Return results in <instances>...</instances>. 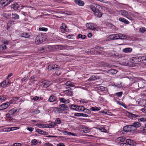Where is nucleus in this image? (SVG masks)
Returning <instances> with one entry per match:
<instances>
[{
    "instance_id": "nucleus-1",
    "label": "nucleus",
    "mask_w": 146,
    "mask_h": 146,
    "mask_svg": "<svg viewBox=\"0 0 146 146\" xmlns=\"http://www.w3.org/2000/svg\"><path fill=\"white\" fill-rule=\"evenodd\" d=\"M141 126V123L138 122H135L132 125H128L124 126L123 130L125 132L134 131L137 130V128Z\"/></svg>"
},
{
    "instance_id": "nucleus-2",
    "label": "nucleus",
    "mask_w": 146,
    "mask_h": 146,
    "mask_svg": "<svg viewBox=\"0 0 146 146\" xmlns=\"http://www.w3.org/2000/svg\"><path fill=\"white\" fill-rule=\"evenodd\" d=\"M96 7L93 5H91L90 7L91 9L94 12L95 15L98 18L101 17L102 15V13Z\"/></svg>"
},
{
    "instance_id": "nucleus-3",
    "label": "nucleus",
    "mask_w": 146,
    "mask_h": 146,
    "mask_svg": "<svg viewBox=\"0 0 146 146\" xmlns=\"http://www.w3.org/2000/svg\"><path fill=\"white\" fill-rule=\"evenodd\" d=\"M14 0H1L0 1V7L3 8L8 5Z\"/></svg>"
},
{
    "instance_id": "nucleus-4",
    "label": "nucleus",
    "mask_w": 146,
    "mask_h": 146,
    "mask_svg": "<svg viewBox=\"0 0 146 146\" xmlns=\"http://www.w3.org/2000/svg\"><path fill=\"white\" fill-rule=\"evenodd\" d=\"M44 36L42 34H38L36 39L35 42L36 44H40L43 42L45 39L43 38Z\"/></svg>"
},
{
    "instance_id": "nucleus-5",
    "label": "nucleus",
    "mask_w": 146,
    "mask_h": 146,
    "mask_svg": "<svg viewBox=\"0 0 146 146\" xmlns=\"http://www.w3.org/2000/svg\"><path fill=\"white\" fill-rule=\"evenodd\" d=\"M137 132L139 133H140L143 135H146V124L144 125V126L141 127L139 129L136 130Z\"/></svg>"
},
{
    "instance_id": "nucleus-6",
    "label": "nucleus",
    "mask_w": 146,
    "mask_h": 146,
    "mask_svg": "<svg viewBox=\"0 0 146 146\" xmlns=\"http://www.w3.org/2000/svg\"><path fill=\"white\" fill-rule=\"evenodd\" d=\"M11 82L8 80H6L0 83V87L5 88L10 85Z\"/></svg>"
},
{
    "instance_id": "nucleus-7",
    "label": "nucleus",
    "mask_w": 146,
    "mask_h": 146,
    "mask_svg": "<svg viewBox=\"0 0 146 146\" xmlns=\"http://www.w3.org/2000/svg\"><path fill=\"white\" fill-rule=\"evenodd\" d=\"M39 83H42L41 85L43 87L46 88L49 86L50 85V82L48 80H41L39 82Z\"/></svg>"
},
{
    "instance_id": "nucleus-8",
    "label": "nucleus",
    "mask_w": 146,
    "mask_h": 146,
    "mask_svg": "<svg viewBox=\"0 0 146 146\" xmlns=\"http://www.w3.org/2000/svg\"><path fill=\"white\" fill-rule=\"evenodd\" d=\"M130 61L133 64H138L141 62L139 57H135L132 58L130 59Z\"/></svg>"
},
{
    "instance_id": "nucleus-9",
    "label": "nucleus",
    "mask_w": 146,
    "mask_h": 146,
    "mask_svg": "<svg viewBox=\"0 0 146 146\" xmlns=\"http://www.w3.org/2000/svg\"><path fill=\"white\" fill-rule=\"evenodd\" d=\"M11 103L12 102L10 101L9 102L1 104L0 106V110L6 109Z\"/></svg>"
},
{
    "instance_id": "nucleus-10",
    "label": "nucleus",
    "mask_w": 146,
    "mask_h": 146,
    "mask_svg": "<svg viewBox=\"0 0 146 146\" xmlns=\"http://www.w3.org/2000/svg\"><path fill=\"white\" fill-rule=\"evenodd\" d=\"M127 115L129 117L133 119H138V117H140V115L133 114L132 113L128 112Z\"/></svg>"
},
{
    "instance_id": "nucleus-11",
    "label": "nucleus",
    "mask_w": 146,
    "mask_h": 146,
    "mask_svg": "<svg viewBox=\"0 0 146 146\" xmlns=\"http://www.w3.org/2000/svg\"><path fill=\"white\" fill-rule=\"evenodd\" d=\"M86 27L88 29L91 30H94L96 29V27L94 24L91 23H87L86 24Z\"/></svg>"
},
{
    "instance_id": "nucleus-12",
    "label": "nucleus",
    "mask_w": 146,
    "mask_h": 146,
    "mask_svg": "<svg viewBox=\"0 0 146 146\" xmlns=\"http://www.w3.org/2000/svg\"><path fill=\"white\" fill-rule=\"evenodd\" d=\"M126 142L129 145V146L135 145L136 144V143L135 141L129 139H126Z\"/></svg>"
},
{
    "instance_id": "nucleus-13",
    "label": "nucleus",
    "mask_w": 146,
    "mask_h": 146,
    "mask_svg": "<svg viewBox=\"0 0 146 146\" xmlns=\"http://www.w3.org/2000/svg\"><path fill=\"white\" fill-rule=\"evenodd\" d=\"M126 139V137H119L116 139L115 141L116 143L119 144L121 142H123Z\"/></svg>"
},
{
    "instance_id": "nucleus-14",
    "label": "nucleus",
    "mask_w": 146,
    "mask_h": 146,
    "mask_svg": "<svg viewBox=\"0 0 146 146\" xmlns=\"http://www.w3.org/2000/svg\"><path fill=\"white\" fill-rule=\"evenodd\" d=\"M59 68L58 66L56 64H51L49 65L48 69L50 70H52V69H58Z\"/></svg>"
},
{
    "instance_id": "nucleus-15",
    "label": "nucleus",
    "mask_w": 146,
    "mask_h": 146,
    "mask_svg": "<svg viewBox=\"0 0 146 146\" xmlns=\"http://www.w3.org/2000/svg\"><path fill=\"white\" fill-rule=\"evenodd\" d=\"M118 13H120L123 16L126 18H128V17L129 13L128 12L125 10H122L118 11Z\"/></svg>"
},
{
    "instance_id": "nucleus-16",
    "label": "nucleus",
    "mask_w": 146,
    "mask_h": 146,
    "mask_svg": "<svg viewBox=\"0 0 146 146\" xmlns=\"http://www.w3.org/2000/svg\"><path fill=\"white\" fill-rule=\"evenodd\" d=\"M20 110L19 109H17V108H13L11 110H10L9 112L11 114H12L13 115L17 113H18Z\"/></svg>"
},
{
    "instance_id": "nucleus-17",
    "label": "nucleus",
    "mask_w": 146,
    "mask_h": 146,
    "mask_svg": "<svg viewBox=\"0 0 146 146\" xmlns=\"http://www.w3.org/2000/svg\"><path fill=\"white\" fill-rule=\"evenodd\" d=\"M118 33L111 35L109 36L111 40H114L119 39Z\"/></svg>"
},
{
    "instance_id": "nucleus-18",
    "label": "nucleus",
    "mask_w": 146,
    "mask_h": 146,
    "mask_svg": "<svg viewBox=\"0 0 146 146\" xmlns=\"http://www.w3.org/2000/svg\"><path fill=\"white\" fill-rule=\"evenodd\" d=\"M74 1L76 4L80 6H82L84 5V2L81 0H74Z\"/></svg>"
},
{
    "instance_id": "nucleus-19",
    "label": "nucleus",
    "mask_w": 146,
    "mask_h": 146,
    "mask_svg": "<svg viewBox=\"0 0 146 146\" xmlns=\"http://www.w3.org/2000/svg\"><path fill=\"white\" fill-rule=\"evenodd\" d=\"M119 38L121 39H125L128 38V36L127 35L121 33H118Z\"/></svg>"
},
{
    "instance_id": "nucleus-20",
    "label": "nucleus",
    "mask_w": 146,
    "mask_h": 146,
    "mask_svg": "<svg viewBox=\"0 0 146 146\" xmlns=\"http://www.w3.org/2000/svg\"><path fill=\"white\" fill-rule=\"evenodd\" d=\"M57 100L56 97L53 95L51 96L48 99V101L51 102H53Z\"/></svg>"
},
{
    "instance_id": "nucleus-21",
    "label": "nucleus",
    "mask_w": 146,
    "mask_h": 146,
    "mask_svg": "<svg viewBox=\"0 0 146 146\" xmlns=\"http://www.w3.org/2000/svg\"><path fill=\"white\" fill-rule=\"evenodd\" d=\"M36 131L40 134L43 135H47L48 134L47 132L42 131L40 129H37L36 130Z\"/></svg>"
},
{
    "instance_id": "nucleus-22",
    "label": "nucleus",
    "mask_w": 146,
    "mask_h": 146,
    "mask_svg": "<svg viewBox=\"0 0 146 146\" xmlns=\"http://www.w3.org/2000/svg\"><path fill=\"white\" fill-rule=\"evenodd\" d=\"M59 100L60 102L66 104L69 103V100H66L64 98H59Z\"/></svg>"
},
{
    "instance_id": "nucleus-23",
    "label": "nucleus",
    "mask_w": 146,
    "mask_h": 146,
    "mask_svg": "<svg viewBox=\"0 0 146 146\" xmlns=\"http://www.w3.org/2000/svg\"><path fill=\"white\" fill-rule=\"evenodd\" d=\"M11 9L15 10H17L19 7L18 4L17 3L12 5L11 6Z\"/></svg>"
},
{
    "instance_id": "nucleus-24",
    "label": "nucleus",
    "mask_w": 146,
    "mask_h": 146,
    "mask_svg": "<svg viewBox=\"0 0 146 146\" xmlns=\"http://www.w3.org/2000/svg\"><path fill=\"white\" fill-rule=\"evenodd\" d=\"M59 107L61 109L62 111H65L67 110L68 109V106L66 104H61L59 106Z\"/></svg>"
},
{
    "instance_id": "nucleus-25",
    "label": "nucleus",
    "mask_w": 146,
    "mask_h": 146,
    "mask_svg": "<svg viewBox=\"0 0 146 146\" xmlns=\"http://www.w3.org/2000/svg\"><path fill=\"white\" fill-rule=\"evenodd\" d=\"M119 20L126 24H128L129 23L128 21L122 17L119 18Z\"/></svg>"
},
{
    "instance_id": "nucleus-26",
    "label": "nucleus",
    "mask_w": 146,
    "mask_h": 146,
    "mask_svg": "<svg viewBox=\"0 0 146 146\" xmlns=\"http://www.w3.org/2000/svg\"><path fill=\"white\" fill-rule=\"evenodd\" d=\"M11 14L10 13H3L1 14V15L4 17L6 19H7L10 16Z\"/></svg>"
},
{
    "instance_id": "nucleus-27",
    "label": "nucleus",
    "mask_w": 146,
    "mask_h": 146,
    "mask_svg": "<svg viewBox=\"0 0 146 146\" xmlns=\"http://www.w3.org/2000/svg\"><path fill=\"white\" fill-rule=\"evenodd\" d=\"M45 47L46 51L49 52L52 49V46L51 45H47Z\"/></svg>"
},
{
    "instance_id": "nucleus-28",
    "label": "nucleus",
    "mask_w": 146,
    "mask_h": 146,
    "mask_svg": "<svg viewBox=\"0 0 146 146\" xmlns=\"http://www.w3.org/2000/svg\"><path fill=\"white\" fill-rule=\"evenodd\" d=\"M63 92L66 96H70L72 95V92L70 90H66L64 91Z\"/></svg>"
},
{
    "instance_id": "nucleus-29",
    "label": "nucleus",
    "mask_w": 146,
    "mask_h": 146,
    "mask_svg": "<svg viewBox=\"0 0 146 146\" xmlns=\"http://www.w3.org/2000/svg\"><path fill=\"white\" fill-rule=\"evenodd\" d=\"M132 48H125L123 49V51L126 53H130L132 52Z\"/></svg>"
},
{
    "instance_id": "nucleus-30",
    "label": "nucleus",
    "mask_w": 146,
    "mask_h": 146,
    "mask_svg": "<svg viewBox=\"0 0 146 146\" xmlns=\"http://www.w3.org/2000/svg\"><path fill=\"white\" fill-rule=\"evenodd\" d=\"M12 19H18L19 18V16L16 13H12Z\"/></svg>"
},
{
    "instance_id": "nucleus-31",
    "label": "nucleus",
    "mask_w": 146,
    "mask_h": 146,
    "mask_svg": "<svg viewBox=\"0 0 146 146\" xmlns=\"http://www.w3.org/2000/svg\"><path fill=\"white\" fill-rule=\"evenodd\" d=\"M98 77L97 76H92L88 79V81H92L98 79Z\"/></svg>"
},
{
    "instance_id": "nucleus-32",
    "label": "nucleus",
    "mask_w": 146,
    "mask_h": 146,
    "mask_svg": "<svg viewBox=\"0 0 146 146\" xmlns=\"http://www.w3.org/2000/svg\"><path fill=\"white\" fill-rule=\"evenodd\" d=\"M77 105H71L70 106V108L71 110L77 111Z\"/></svg>"
},
{
    "instance_id": "nucleus-33",
    "label": "nucleus",
    "mask_w": 146,
    "mask_h": 146,
    "mask_svg": "<svg viewBox=\"0 0 146 146\" xmlns=\"http://www.w3.org/2000/svg\"><path fill=\"white\" fill-rule=\"evenodd\" d=\"M66 28L67 27L66 24H62L60 26V28L62 31L63 30L66 31Z\"/></svg>"
},
{
    "instance_id": "nucleus-34",
    "label": "nucleus",
    "mask_w": 146,
    "mask_h": 146,
    "mask_svg": "<svg viewBox=\"0 0 146 146\" xmlns=\"http://www.w3.org/2000/svg\"><path fill=\"white\" fill-rule=\"evenodd\" d=\"M77 111H83L84 110L85 107L83 106H79L78 105H77Z\"/></svg>"
},
{
    "instance_id": "nucleus-35",
    "label": "nucleus",
    "mask_w": 146,
    "mask_h": 146,
    "mask_svg": "<svg viewBox=\"0 0 146 146\" xmlns=\"http://www.w3.org/2000/svg\"><path fill=\"white\" fill-rule=\"evenodd\" d=\"M30 35L29 34L26 33H23L21 35V37L25 38H28L29 37Z\"/></svg>"
},
{
    "instance_id": "nucleus-36",
    "label": "nucleus",
    "mask_w": 146,
    "mask_h": 146,
    "mask_svg": "<svg viewBox=\"0 0 146 146\" xmlns=\"http://www.w3.org/2000/svg\"><path fill=\"white\" fill-rule=\"evenodd\" d=\"M6 98L4 96H0V102L4 101L6 99Z\"/></svg>"
},
{
    "instance_id": "nucleus-37",
    "label": "nucleus",
    "mask_w": 146,
    "mask_h": 146,
    "mask_svg": "<svg viewBox=\"0 0 146 146\" xmlns=\"http://www.w3.org/2000/svg\"><path fill=\"white\" fill-rule=\"evenodd\" d=\"M66 85L68 86L73 87L74 86V84L70 81L67 82L65 84Z\"/></svg>"
},
{
    "instance_id": "nucleus-38",
    "label": "nucleus",
    "mask_w": 146,
    "mask_h": 146,
    "mask_svg": "<svg viewBox=\"0 0 146 146\" xmlns=\"http://www.w3.org/2000/svg\"><path fill=\"white\" fill-rule=\"evenodd\" d=\"M13 115L12 114H11L9 112L8 113L6 114V116L7 118L9 119V120H11L13 119V118L11 116V115Z\"/></svg>"
},
{
    "instance_id": "nucleus-39",
    "label": "nucleus",
    "mask_w": 146,
    "mask_h": 146,
    "mask_svg": "<svg viewBox=\"0 0 146 146\" xmlns=\"http://www.w3.org/2000/svg\"><path fill=\"white\" fill-rule=\"evenodd\" d=\"M90 109L92 111H99L100 109V108L93 107L91 108Z\"/></svg>"
},
{
    "instance_id": "nucleus-40",
    "label": "nucleus",
    "mask_w": 146,
    "mask_h": 146,
    "mask_svg": "<svg viewBox=\"0 0 146 146\" xmlns=\"http://www.w3.org/2000/svg\"><path fill=\"white\" fill-rule=\"evenodd\" d=\"M19 127H11L8 129H9V130H7V131H13L14 130L17 129H19Z\"/></svg>"
},
{
    "instance_id": "nucleus-41",
    "label": "nucleus",
    "mask_w": 146,
    "mask_h": 146,
    "mask_svg": "<svg viewBox=\"0 0 146 146\" xmlns=\"http://www.w3.org/2000/svg\"><path fill=\"white\" fill-rule=\"evenodd\" d=\"M39 31H47L48 30L47 28L44 27H40L38 29Z\"/></svg>"
},
{
    "instance_id": "nucleus-42",
    "label": "nucleus",
    "mask_w": 146,
    "mask_h": 146,
    "mask_svg": "<svg viewBox=\"0 0 146 146\" xmlns=\"http://www.w3.org/2000/svg\"><path fill=\"white\" fill-rule=\"evenodd\" d=\"M31 142L32 145H35L37 144L38 141L34 139Z\"/></svg>"
},
{
    "instance_id": "nucleus-43",
    "label": "nucleus",
    "mask_w": 146,
    "mask_h": 146,
    "mask_svg": "<svg viewBox=\"0 0 146 146\" xmlns=\"http://www.w3.org/2000/svg\"><path fill=\"white\" fill-rule=\"evenodd\" d=\"M78 37L79 38H81L82 39H84L86 38V36L84 35H82L81 34H79L78 35Z\"/></svg>"
},
{
    "instance_id": "nucleus-44",
    "label": "nucleus",
    "mask_w": 146,
    "mask_h": 146,
    "mask_svg": "<svg viewBox=\"0 0 146 146\" xmlns=\"http://www.w3.org/2000/svg\"><path fill=\"white\" fill-rule=\"evenodd\" d=\"M56 125V123L55 122H51L49 123V127L50 128L53 127L54 126Z\"/></svg>"
},
{
    "instance_id": "nucleus-45",
    "label": "nucleus",
    "mask_w": 146,
    "mask_h": 146,
    "mask_svg": "<svg viewBox=\"0 0 146 146\" xmlns=\"http://www.w3.org/2000/svg\"><path fill=\"white\" fill-rule=\"evenodd\" d=\"M110 72L112 74H116L117 72V70L114 69H112L110 70Z\"/></svg>"
},
{
    "instance_id": "nucleus-46",
    "label": "nucleus",
    "mask_w": 146,
    "mask_h": 146,
    "mask_svg": "<svg viewBox=\"0 0 146 146\" xmlns=\"http://www.w3.org/2000/svg\"><path fill=\"white\" fill-rule=\"evenodd\" d=\"M140 57V59L141 61H141H146V56H139Z\"/></svg>"
},
{
    "instance_id": "nucleus-47",
    "label": "nucleus",
    "mask_w": 146,
    "mask_h": 146,
    "mask_svg": "<svg viewBox=\"0 0 146 146\" xmlns=\"http://www.w3.org/2000/svg\"><path fill=\"white\" fill-rule=\"evenodd\" d=\"M55 109L58 113H62V111L60 108H58V107H55Z\"/></svg>"
},
{
    "instance_id": "nucleus-48",
    "label": "nucleus",
    "mask_w": 146,
    "mask_h": 146,
    "mask_svg": "<svg viewBox=\"0 0 146 146\" xmlns=\"http://www.w3.org/2000/svg\"><path fill=\"white\" fill-rule=\"evenodd\" d=\"M146 30L144 27H142V28H140L139 29V31L141 33H143L146 31Z\"/></svg>"
},
{
    "instance_id": "nucleus-49",
    "label": "nucleus",
    "mask_w": 146,
    "mask_h": 146,
    "mask_svg": "<svg viewBox=\"0 0 146 146\" xmlns=\"http://www.w3.org/2000/svg\"><path fill=\"white\" fill-rule=\"evenodd\" d=\"M123 92H120L117 93H116L115 94V95L117 97H121L122 95Z\"/></svg>"
},
{
    "instance_id": "nucleus-50",
    "label": "nucleus",
    "mask_w": 146,
    "mask_h": 146,
    "mask_svg": "<svg viewBox=\"0 0 146 146\" xmlns=\"http://www.w3.org/2000/svg\"><path fill=\"white\" fill-rule=\"evenodd\" d=\"M56 124H60L61 123V121L59 118H57L55 120Z\"/></svg>"
},
{
    "instance_id": "nucleus-51",
    "label": "nucleus",
    "mask_w": 146,
    "mask_h": 146,
    "mask_svg": "<svg viewBox=\"0 0 146 146\" xmlns=\"http://www.w3.org/2000/svg\"><path fill=\"white\" fill-rule=\"evenodd\" d=\"M139 121H146V118H138Z\"/></svg>"
},
{
    "instance_id": "nucleus-52",
    "label": "nucleus",
    "mask_w": 146,
    "mask_h": 146,
    "mask_svg": "<svg viewBox=\"0 0 146 146\" xmlns=\"http://www.w3.org/2000/svg\"><path fill=\"white\" fill-rule=\"evenodd\" d=\"M83 111H84L85 113H87L88 114H89L90 113L91 111L89 110L86 109L85 108H84V110Z\"/></svg>"
},
{
    "instance_id": "nucleus-53",
    "label": "nucleus",
    "mask_w": 146,
    "mask_h": 146,
    "mask_svg": "<svg viewBox=\"0 0 146 146\" xmlns=\"http://www.w3.org/2000/svg\"><path fill=\"white\" fill-rule=\"evenodd\" d=\"M45 47L40 48L39 49V51H40L41 53L46 51L45 50Z\"/></svg>"
},
{
    "instance_id": "nucleus-54",
    "label": "nucleus",
    "mask_w": 146,
    "mask_h": 146,
    "mask_svg": "<svg viewBox=\"0 0 146 146\" xmlns=\"http://www.w3.org/2000/svg\"><path fill=\"white\" fill-rule=\"evenodd\" d=\"M80 102L82 103H86L88 101L86 100L82 99L80 101Z\"/></svg>"
},
{
    "instance_id": "nucleus-55",
    "label": "nucleus",
    "mask_w": 146,
    "mask_h": 146,
    "mask_svg": "<svg viewBox=\"0 0 146 146\" xmlns=\"http://www.w3.org/2000/svg\"><path fill=\"white\" fill-rule=\"evenodd\" d=\"M95 48L96 49H97L100 51H102V50L103 49H104V48L102 47H101V46H97Z\"/></svg>"
},
{
    "instance_id": "nucleus-56",
    "label": "nucleus",
    "mask_w": 146,
    "mask_h": 146,
    "mask_svg": "<svg viewBox=\"0 0 146 146\" xmlns=\"http://www.w3.org/2000/svg\"><path fill=\"white\" fill-rule=\"evenodd\" d=\"M120 146H129V145L126 142L120 144Z\"/></svg>"
},
{
    "instance_id": "nucleus-57",
    "label": "nucleus",
    "mask_w": 146,
    "mask_h": 146,
    "mask_svg": "<svg viewBox=\"0 0 146 146\" xmlns=\"http://www.w3.org/2000/svg\"><path fill=\"white\" fill-rule=\"evenodd\" d=\"M65 133H66L67 135H74V133H71L70 132H69L67 131H65Z\"/></svg>"
},
{
    "instance_id": "nucleus-58",
    "label": "nucleus",
    "mask_w": 146,
    "mask_h": 146,
    "mask_svg": "<svg viewBox=\"0 0 146 146\" xmlns=\"http://www.w3.org/2000/svg\"><path fill=\"white\" fill-rule=\"evenodd\" d=\"M38 126L40 128L44 127H45V125H44V124H39Z\"/></svg>"
},
{
    "instance_id": "nucleus-59",
    "label": "nucleus",
    "mask_w": 146,
    "mask_h": 146,
    "mask_svg": "<svg viewBox=\"0 0 146 146\" xmlns=\"http://www.w3.org/2000/svg\"><path fill=\"white\" fill-rule=\"evenodd\" d=\"M45 146H53V145L49 143H45L44 144Z\"/></svg>"
},
{
    "instance_id": "nucleus-60",
    "label": "nucleus",
    "mask_w": 146,
    "mask_h": 146,
    "mask_svg": "<svg viewBox=\"0 0 146 146\" xmlns=\"http://www.w3.org/2000/svg\"><path fill=\"white\" fill-rule=\"evenodd\" d=\"M99 100H100V101L101 102H103L104 101V98L102 97H99Z\"/></svg>"
},
{
    "instance_id": "nucleus-61",
    "label": "nucleus",
    "mask_w": 146,
    "mask_h": 146,
    "mask_svg": "<svg viewBox=\"0 0 146 146\" xmlns=\"http://www.w3.org/2000/svg\"><path fill=\"white\" fill-rule=\"evenodd\" d=\"M74 115L76 116H81V113H76L74 114Z\"/></svg>"
},
{
    "instance_id": "nucleus-62",
    "label": "nucleus",
    "mask_w": 146,
    "mask_h": 146,
    "mask_svg": "<svg viewBox=\"0 0 146 146\" xmlns=\"http://www.w3.org/2000/svg\"><path fill=\"white\" fill-rule=\"evenodd\" d=\"M1 48L3 50H5L7 48V46L5 45H2L1 46Z\"/></svg>"
},
{
    "instance_id": "nucleus-63",
    "label": "nucleus",
    "mask_w": 146,
    "mask_h": 146,
    "mask_svg": "<svg viewBox=\"0 0 146 146\" xmlns=\"http://www.w3.org/2000/svg\"><path fill=\"white\" fill-rule=\"evenodd\" d=\"M141 102L143 103V106H146V100H143Z\"/></svg>"
},
{
    "instance_id": "nucleus-64",
    "label": "nucleus",
    "mask_w": 146,
    "mask_h": 146,
    "mask_svg": "<svg viewBox=\"0 0 146 146\" xmlns=\"http://www.w3.org/2000/svg\"><path fill=\"white\" fill-rule=\"evenodd\" d=\"M21 144L20 143H17L14 144V146H21Z\"/></svg>"
}]
</instances>
